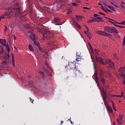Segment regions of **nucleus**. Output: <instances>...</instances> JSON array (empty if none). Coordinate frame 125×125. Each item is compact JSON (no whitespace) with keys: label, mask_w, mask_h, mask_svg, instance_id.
I'll list each match as a JSON object with an SVG mask.
<instances>
[{"label":"nucleus","mask_w":125,"mask_h":125,"mask_svg":"<svg viewBox=\"0 0 125 125\" xmlns=\"http://www.w3.org/2000/svg\"><path fill=\"white\" fill-rule=\"evenodd\" d=\"M15 13L16 15H18V14H22L23 13V11L22 10V8L21 7L18 8H14L13 9L10 8L9 11L0 16V20L1 19H4L6 18H10L11 16Z\"/></svg>","instance_id":"nucleus-1"},{"label":"nucleus","mask_w":125,"mask_h":125,"mask_svg":"<svg viewBox=\"0 0 125 125\" xmlns=\"http://www.w3.org/2000/svg\"><path fill=\"white\" fill-rule=\"evenodd\" d=\"M76 64H77V62L75 61L70 62H69L68 67L70 70H72L75 72L77 71V72L80 73V71H78V70H79V68L78 67V66L76 65Z\"/></svg>","instance_id":"nucleus-2"},{"label":"nucleus","mask_w":125,"mask_h":125,"mask_svg":"<svg viewBox=\"0 0 125 125\" xmlns=\"http://www.w3.org/2000/svg\"><path fill=\"white\" fill-rule=\"evenodd\" d=\"M104 31L107 33H116V34H119V32L117 31V29L114 27H109L108 26L104 27Z\"/></svg>","instance_id":"nucleus-3"},{"label":"nucleus","mask_w":125,"mask_h":125,"mask_svg":"<svg viewBox=\"0 0 125 125\" xmlns=\"http://www.w3.org/2000/svg\"><path fill=\"white\" fill-rule=\"evenodd\" d=\"M119 72L120 77L123 78V79H125V66L121 67L120 69H119Z\"/></svg>","instance_id":"nucleus-4"},{"label":"nucleus","mask_w":125,"mask_h":125,"mask_svg":"<svg viewBox=\"0 0 125 125\" xmlns=\"http://www.w3.org/2000/svg\"><path fill=\"white\" fill-rule=\"evenodd\" d=\"M97 34H98V35H100L101 36H104L106 37H111V34L107 33L106 32H104V31H98L97 32Z\"/></svg>","instance_id":"nucleus-5"},{"label":"nucleus","mask_w":125,"mask_h":125,"mask_svg":"<svg viewBox=\"0 0 125 125\" xmlns=\"http://www.w3.org/2000/svg\"><path fill=\"white\" fill-rule=\"evenodd\" d=\"M82 53H81V51H77L76 52V61L77 62H79V61H81V59H82V57L81 56Z\"/></svg>","instance_id":"nucleus-6"},{"label":"nucleus","mask_w":125,"mask_h":125,"mask_svg":"<svg viewBox=\"0 0 125 125\" xmlns=\"http://www.w3.org/2000/svg\"><path fill=\"white\" fill-rule=\"evenodd\" d=\"M39 74H40V75H42L43 79L44 80L43 83L45 84V85H46V83H47V80L46 79V77L44 76V72L42 71H40Z\"/></svg>","instance_id":"nucleus-7"},{"label":"nucleus","mask_w":125,"mask_h":125,"mask_svg":"<svg viewBox=\"0 0 125 125\" xmlns=\"http://www.w3.org/2000/svg\"><path fill=\"white\" fill-rule=\"evenodd\" d=\"M104 105L106 106V109H107L108 113H111V114H112L113 113V109H112V106L106 105V103H104Z\"/></svg>","instance_id":"nucleus-8"},{"label":"nucleus","mask_w":125,"mask_h":125,"mask_svg":"<svg viewBox=\"0 0 125 125\" xmlns=\"http://www.w3.org/2000/svg\"><path fill=\"white\" fill-rule=\"evenodd\" d=\"M106 63L107 64H109V67L110 68H112V67H113V66H115V64L114 63V62L111 61L110 60H108L106 61Z\"/></svg>","instance_id":"nucleus-9"},{"label":"nucleus","mask_w":125,"mask_h":125,"mask_svg":"<svg viewBox=\"0 0 125 125\" xmlns=\"http://www.w3.org/2000/svg\"><path fill=\"white\" fill-rule=\"evenodd\" d=\"M123 121V116L121 115H119V118H118L117 119V121L118 122V123L119 124V125H122V121Z\"/></svg>","instance_id":"nucleus-10"},{"label":"nucleus","mask_w":125,"mask_h":125,"mask_svg":"<svg viewBox=\"0 0 125 125\" xmlns=\"http://www.w3.org/2000/svg\"><path fill=\"white\" fill-rule=\"evenodd\" d=\"M7 50V52H8V54L6 55L5 56H4V59H6V60H7V59H8V58H9V53L10 52V50L9 49V47H7V48H6Z\"/></svg>","instance_id":"nucleus-11"},{"label":"nucleus","mask_w":125,"mask_h":125,"mask_svg":"<svg viewBox=\"0 0 125 125\" xmlns=\"http://www.w3.org/2000/svg\"><path fill=\"white\" fill-rule=\"evenodd\" d=\"M5 42H6V41H5V40L0 39V43H1V44H2V45H4V46H6L7 49V47H9V45L7 44V45H5Z\"/></svg>","instance_id":"nucleus-12"},{"label":"nucleus","mask_w":125,"mask_h":125,"mask_svg":"<svg viewBox=\"0 0 125 125\" xmlns=\"http://www.w3.org/2000/svg\"><path fill=\"white\" fill-rule=\"evenodd\" d=\"M38 48L40 51H42V52H44L46 55H48V52H47V51H46V50H45L44 49L42 48V47H41L40 46L38 47Z\"/></svg>","instance_id":"nucleus-13"},{"label":"nucleus","mask_w":125,"mask_h":125,"mask_svg":"<svg viewBox=\"0 0 125 125\" xmlns=\"http://www.w3.org/2000/svg\"><path fill=\"white\" fill-rule=\"evenodd\" d=\"M49 34H50V32H45L44 33H43V37L44 39H48V35H49Z\"/></svg>","instance_id":"nucleus-14"},{"label":"nucleus","mask_w":125,"mask_h":125,"mask_svg":"<svg viewBox=\"0 0 125 125\" xmlns=\"http://www.w3.org/2000/svg\"><path fill=\"white\" fill-rule=\"evenodd\" d=\"M61 19H59V18H55L54 19L52 20V23H58L59 21H60Z\"/></svg>","instance_id":"nucleus-15"},{"label":"nucleus","mask_w":125,"mask_h":125,"mask_svg":"<svg viewBox=\"0 0 125 125\" xmlns=\"http://www.w3.org/2000/svg\"><path fill=\"white\" fill-rule=\"evenodd\" d=\"M101 20H102V18H101V17H96L95 18H94V22H100V21H101Z\"/></svg>","instance_id":"nucleus-16"},{"label":"nucleus","mask_w":125,"mask_h":125,"mask_svg":"<svg viewBox=\"0 0 125 125\" xmlns=\"http://www.w3.org/2000/svg\"><path fill=\"white\" fill-rule=\"evenodd\" d=\"M96 60L97 62H99L100 64H104L103 60L101 58H97Z\"/></svg>","instance_id":"nucleus-17"},{"label":"nucleus","mask_w":125,"mask_h":125,"mask_svg":"<svg viewBox=\"0 0 125 125\" xmlns=\"http://www.w3.org/2000/svg\"><path fill=\"white\" fill-rule=\"evenodd\" d=\"M30 39H31V40H32V41H33V42L34 41H35L36 39V37L35 36V34H32V35H30L29 36Z\"/></svg>","instance_id":"nucleus-18"},{"label":"nucleus","mask_w":125,"mask_h":125,"mask_svg":"<svg viewBox=\"0 0 125 125\" xmlns=\"http://www.w3.org/2000/svg\"><path fill=\"white\" fill-rule=\"evenodd\" d=\"M12 64H13V67H15V61H14V55H13V54L12 55Z\"/></svg>","instance_id":"nucleus-19"},{"label":"nucleus","mask_w":125,"mask_h":125,"mask_svg":"<svg viewBox=\"0 0 125 125\" xmlns=\"http://www.w3.org/2000/svg\"><path fill=\"white\" fill-rule=\"evenodd\" d=\"M1 51H0V55H1V54H3V53H5L6 52V51L3 50V48H2L1 47H0Z\"/></svg>","instance_id":"nucleus-20"},{"label":"nucleus","mask_w":125,"mask_h":125,"mask_svg":"<svg viewBox=\"0 0 125 125\" xmlns=\"http://www.w3.org/2000/svg\"><path fill=\"white\" fill-rule=\"evenodd\" d=\"M104 18H106V19H109V20H111V21H114V24H119V22H117V21H115V20H113L112 19H111L110 18H108L106 17H104Z\"/></svg>","instance_id":"nucleus-21"},{"label":"nucleus","mask_w":125,"mask_h":125,"mask_svg":"<svg viewBox=\"0 0 125 125\" xmlns=\"http://www.w3.org/2000/svg\"><path fill=\"white\" fill-rule=\"evenodd\" d=\"M7 64V61L6 60H4L2 62V66H5Z\"/></svg>","instance_id":"nucleus-22"},{"label":"nucleus","mask_w":125,"mask_h":125,"mask_svg":"<svg viewBox=\"0 0 125 125\" xmlns=\"http://www.w3.org/2000/svg\"><path fill=\"white\" fill-rule=\"evenodd\" d=\"M28 48L30 51H34V48H33V46H32V45H29L28 46Z\"/></svg>","instance_id":"nucleus-23"},{"label":"nucleus","mask_w":125,"mask_h":125,"mask_svg":"<svg viewBox=\"0 0 125 125\" xmlns=\"http://www.w3.org/2000/svg\"><path fill=\"white\" fill-rule=\"evenodd\" d=\"M101 81L102 83H103V84H105V80L104 79V78L101 77Z\"/></svg>","instance_id":"nucleus-24"},{"label":"nucleus","mask_w":125,"mask_h":125,"mask_svg":"<svg viewBox=\"0 0 125 125\" xmlns=\"http://www.w3.org/2000/svg\"><path fill=\"white\" fill-rule=\"evenodd\" d=\"M34 45H37L38 47L40 46V44L37 42V40L33 41Z\"/></svg>","instance_id":"nucleus-25"},{"label":"nucleus","mask_w":125,"mask_h":125,"mask_svg":"<svg viewBox=\"0 0 125 125\" xmlns=\"http://www.w3.org/2000/svg\"><path fill=\"white\" fill-rule=\"evenodd\" d=\"M112 104V108L114 111H117V109H116V107H115V104H114V102L113 101L111 102Z\"/></svg>","instance_id":"nucleus-26"},{"label":"nucleus","mask_w":125,"mask_h":125,"mask_svg":"<svg viewBox=\"0 0 125 125\" xmlns=\"http://www.w3.org/2000/svg\"><path fill=\"white\" fill-rule=\"evenodd\" d=\"M28 85L29 86H34V82H30L28 83Z\"/></svg>","instance_id":"nucleus-27"},{"label":"nucleus","mask_w":125,"mask_h":125,"mask_svg":"<svg viewBox=\"0 0 125 125\" xmlns=\"http://www.w3.org/2000/svg\"><path fill=\"white\" fill-rule=\"evenodd\" d=\"M24 27L25 29H30V25L29 24H25L24 25Z\"/></svg>","instance_id":"nucleus-28"},{"label":"nucleus","mask_w":125,"mask_h":125,"mask_svg":"<svg viewBox=\"0 0 125 125\" xmlns=\"http://www.w3.org/2000/svg\"><path fill=\"white\" fill-rule=\"evenodd\" d=\"M104 74H105V72L104 71H103V70H101L100 76L101 77H102V76H104Z\"/></svg>","instance_id":"nucleus-29"},{"label":"nucleus","mask_w":125,"mask_h":125,"mask_svg":"<svg viewBox=\"0 0 125 125\" xmlns=\"http://www.w3.org/2000/svg\"><path fill=\"white\" fill-rule=\"evenodd\" d=\"M107 7H108V8H110V9H111V10H113V11H115V9H114V7H113L112 6H111L110 5H107Z\"/></svg>","instance_id":"nucleus-30"},{"label":"nucleus","mask_w":125,"mask_h":125,"mask_svg":"<svg viewBox=\"0 0 125 125\" xmlns=\"http://www.w3.org/2000/svg\"><path fill=\"white\" fill-rule=\"evenodd\" d=\"M94 78L96 83H97V82H98V77H97V75H95Z\"/></svg>","instance_id":"nucleus-31"},{"label":"nucleus","mask_w":125,"mask_h":125,"mask_svg":"<svg viewBox=\"0 0 125 125\" xmlns=\"http://www.w3.org/2000/svg\"><path fill=\"white\" fill-rule=\"evenodd\" d=\"M103 100L105 102V98H107V96H106V93H104V95L103 96Z\"/></svg>","instance_id":"nucleus-32"},{"label":"nucleus","mask_w":125,"mask_h":125,"mask_svg":"<svg viewBox=\"0 0 125 125\" xmlns=\"http://www.w3.org/2000/svg\"><path fill=\"white\" fill-rule=\"evenodd\" d=\"M91 22H94V19L89 20L88 21V23H91Z\"/></svg>","instance_id":"nucleus-33"},{"label":"nucleus","mask_w":125,"mask_h":125,"mask_svg":"<svg viewBox=\"0 0 125 125\" xmlns=\"http://www.w3.org/2000/svg\"><path fill=\"white\" fill-rule=\"evenodd\" d=\"M118 24L120 25H125V21H123L121 22H119Z\"/></svg>","instance_id":"nucleus-34"},{"label":"nucleus","mask_w":125,"mask_h":125,"mask_svg":"<svg viewBox=\"0 0 125 125\" xmlns=\"http://www.w3.org/2000/svg\"><path fill=\"white\" fill-rule=\"evenodd\" d=\"M117 97H123L124 96V93L123 92H121V95H117Z\"/></svg>","instance_id":"nucleus-35"},{"label":"nucleus","mask_w":125,"mask_h":125,"mask_svg":"<svg viewBox=\"0 0 125 125\" xmlns=\"http://www.w3.org/2000/svg\"><path fill=\"white\" fill-rule=\"evenodd\" d=\"M95 52H96V54H98V52H99V50L97 49H95Z\"/></svg>","instance_id":"nucleus-36"},{"label":"nucleus","mask_w":125,"mask_h":125,"mask_svg":"<svg viewBox=\"0 0 125 125\" xmlns=\"http://www.w3.org/2000/svg\"><path fill=\"white\" fill-rule=\"evenodd\" d=\"M28 32L29 33V34H33V33H34V31L32 29H30Z\"/></svg>","instance_id":"nucleus-37"},{"label":"nucleus","mask_w":125,"mask_h":125,"mask_svg":"<svg viewBox=\"0 0 125 125\" xmlns=\"http://www.w3.org/2000/svg\"><path fill=\"white\" fill-rule=\"evenodd\" d=\"M86 36H87V37L89 39V40H90V39H91V38H90V35L89 33H87V34H86Z\"/></svg>","instance_id":"nucleus-38"},{"label":"nucleus","mask_w":125,"mask_h":125,"mask_svg":"<svg viewBox=\"0 0 125 125\" xmlns=\"http://www.w3.org/2000/svg\"><path fill=\"white\" fill-rule=\"evenodd\" d=\"M71 4H72L73 6H78V4L76 3H72Z\"/></svg>","instance_id":"nucleus-39"},{"label":"nucleus","mask_w":125,"mask_h":125,"mask_svg":"<svg viewBox=\"0 0 125 125\" xmlns=\"http://www.w3.org/2000/svg\"><path fill=\"white\" fill-rule=\"evenodd\" d=\"M108 22H110V23H111V24H113V25H115V22L114 21H111L107 20Z\"/></svg>","instance_id":"nucleus-40"},{"label":"nucleus","mask_w":125,"mask_h":125,"mask_svg":"<svg viewBox=\"0 0 125 125\" xmlns=\"http://www.w3.org/2000/svg\"><path fill=\"white\" fill-rule=\"evenodd\" d=\"M72 11H71V10H69L67 11V14H70L71 13Z\"/></svg>","instance_id":"nucleus-41"},{"label":"nucleus","mask_w":125,"mask_h":125,"mask_svg":"<svg viewBox=\"0 0 125 125\" xmlns=\"http://www.w3.org/2000/svg\"><path fill=\"white\" fill-rule=\"evenodd\" d=\"M125 37H124V40H123V45H125Z\"/></svg>","instance_id":"nucleus-42"},{"label":"nucleus","mask_w":125,"mask_h":125,"mask_svg":"<svg viewBox=\"0 0 125 125\" xmlns=\"http://www.w3.org/2000/svg\"><path fill=\"white\" fill-rule=\"evenodd\" d=\"M83 8L84 9H88V10L90 9V8H88V7H83Z\"/></svg>","instance_id":"nucleus-43"},{"label":"nucleus","mask_w":125,"mask_h":125,"mask_svg":"<svg viewBox=\"0 0 125 125\" xmlns=\"http://www.w3.org/2000/svg\"><path fill=\"white\" fill-rule=\"evenodd\" d=\"M99 13L100 14H101V15H104V16H105V15L103 13H102L101 12H99Z\"/></svg>","instance_id":"nucleus-44"},{"label":"nucleus","mask_w":125,"mask_h":125,"mask_svg":"<svg viewBox=\"0 0 125 125\" xmlns=\"http://www.w3.org/2000/svg\"><path fill=\"white\" fill-rule=\"evenodd\" d=\"M45 65L48 67V68H49V66H48V64L46 62H45Z\"/></svg>","instance_id":"nucleus-45"},{"label":"nucleus","mask_w":125,"mask_h":125,"mask_svg":"<svg viewBox=\"0 0 125 125\" xmlns=\"http://www.w3.org/2000/svg\"><path fill=\"white\" fill-rule=\"evenodd\" d=\"M77 27L79 29H82V27H81V25H80L79 24H77Z\"/></svg>","instance_id":"nucleus-46"},{"label":"nucleus","mask_w":125,"mask_h":125,"mask_svg":"<svg viewBox=\"0 0 125 125\" xmlns=\"http://www.w3.org/2000/svg\"><path fill=\"white\" fill-rule=\"evenodd\" d=\"M43 70H44V72H45L46 73H47V69H46V68H43Z\"/></svg>","instance_id":"nucleus-47"},{"label":"nucleus","mask_w":125,"mask_h":125,"mask_svg":"<svg viewBox=\"0 0 125 125\" xmlns=\"http://www.w3.org/2000/svg\"><path fill=\"white\" fill-rule=\"evenodd\" d=\"M118 27H119V28H123V29H125V27L121 26V25L118 26Z\"/></svg>","instance_id":"nucleus-48"},{"label":"nucleus","mask_w":125,"mask_h":125,"mask_svg":"<svg viewBox=\"0 0 125 125\" xmlns=\"http://www.w3.org/2000/svg\"><path fill=\"white\" fill-rule=\"evenodd\" d=\"M97 16H99V15H98L96 14H94V17H97Z\"/></svg>","instance_id":"nucleus-49"},{"label":"nucleus","mask_w":125,"mask_h":125,"mask_svg":"<svg viewBox=\"0 0 125 125\" xmlns=\"http://www.w3.org/2000/svg\"><path fill=\"white\" fill-rule=\"evenodd\" d=\"M29 99L30 100V101H31L32 103H33V102H34V100L31 99V97L29 98Z\"/></svg>","instance_id":"nucleus-50"},{"label":"nucleus","mask_w":125,"mask_h":125,"mask_svg":"<svg viewBox=\"0 0 125 125\" xmlns=\"http://www.w3.org/2000/svg\"><path fill=\"white\" fill-rule=\"evenodd\" d=\"M76 18H77V19H79V18H81V17H80V16H76Z\"/></svg>","instance_id":"nucleus-51"},{"label":"nucleus","mask_w":125,"mask_h":125,"mask_svg":"<svg viewBox=\"0 0 125 125\" xmlns=\"http://www.w3.org/2000/svg\"><path fill=\"white\" fill-rule=\"evenodd\" d=\"M63 123H64V121H61V125H63Z\"/></svg>","instance_id":"nucleus-52"},{"label":"nucleus","mask_w":125,"mask_h":125,"mask_svg":"<svg viewBox=\"0 0 125 125\" xmlns=\"http://www.w3.org/2000/svg\"><path fill=\"white\" fill-rule=\"evenodd\" d=\"M102 6L101 8L103 9V10H104V9L105 8H104V7H103V5H102V6Z\"/></svg>","instance_id":"nucleus-53"},{"label":"nucleus","mask_w":125,"mask_h":125,"mask_svg":"<svg viewBox=\"0 0 125 125\" xmlns=\"http://www.w3.org/2000/svg\"><path fill=\"white\" fill-rule=\"evenodd\" d=\"M108 12H111V13H112V12H113V11H112V10H108Z\"/></svg>","instance_id":"nucleus-54"},{"label":"nucleus","mask_w":125,"mask_h":125,"mask_svg":"<svg viewBox=\"0 0 125 125\" xmlns=\"http://www.w3.org/2000/svg\"><path fill=\"white\" fill-rule=\"evenodd\" d=\"M103 4H104V5H105V6H108V5H107V4L105 3H103Z\"/></svg>","instance_id":"nucleus-55"},{"label":"nucleus","mask_w":125,"mask_h":125,"mask_svg":"<svg viewBox=\"0 0 125 125\" xmlns=\"http://www.w3.org/2000/svg\"><path fill=\"white\" fill-rule=\"evenodd\" d=\"M56 25L57 26H60V25H61V24H60V23H58V24H56Z\"/></svg>","instance_id":"nucleus-56"},{"label":"nucleus","mask_w":125,"mask_h":125,"mask_svg":"<svg viewBox=\"0 0 125 125\" xmlns=\"http://www.w3.org/2000/svg\"><path fill=\"white\" fill-rule=\"evenodd\" d=\"M121 6L122 8H125V6H124V5H121Z\"/></svg>","instance_id":"nucleus-57"},{"label":"nucleus","mask_w":125,"mask_h":125,"mask_svg":"<svg viewBox=\"0 0 125 125\" xmlns=\"http://www.w3.org/2000/svg\"><path fill=\"white\" fill-rule=\"evenodd\" d=\"M9 27L12 28V24H10Z\"/></svg>","instance_id":"nucleus-58"},{"label":"nucleus","mask_w":125,"mask_h":125,"mask_svg":"<svg viewBox=\"0 0 125 125\" xmlns=\"http://www.w3.org/2000/svg\"><path fill=\"white\" fill-rule=\"evenodd\" d=\"M24 15H21V17H20V18H23V17H24Z\"/></svg>","instance_id":"nucleus-59"},{"label":"nucleus","mask_w":125,"mask_h":125,"mask_svg":"<svg viewBox=\"0 0 125 125\" xmlns=\"http://www.w3.org/2000/svg\"><path fill=\"white\" fill-rule=\"evenodd\" d=\"M84 34H86V35L88 33H87V32H86V31H84Z\"/></svg>","instance_id":"nucleus-60"},{"label":"nucleus","mask_w":125,"mask_h":125,"mask_svg":"<svg viewBox=\"0 0 125 125\" xmlns=\"http://www.w3.org/2000/svg\"><path fill=\"white\" fill-rule=\"evenodd\" d=\"M105 10H106V12H107V11H108V10H109L108 9V8H105Z\"/></svg>","instance_id":"nucleus-61"},{"label":"nucleus","mask_w":125,"mask_h":125,"mask_svg":"<svg viewBox=\"0 0 125 125\" xmlns=\"http://www.w3.org/2000/svg\"><path fill=\"white\" fill-rule=\"evenodd\" d=\"M98 5H101V6H102V4H101V3H100L98 4Z\"/></svg>","instance_id":"nucleus-62"},{"label":"nucleus","mask_w":125,"mask_h":125,"mask_svg":"<svg viewBox=\"0 0 125 125\" xmlns=\"http://www.w3.org/2000/svg\"><path fill=\"white\" fill-rule=\"evenodd\" d=\"M121 3H122V4H125V2H122Z\"/></svg>","instance_id":"nucleus-63"},{"label":"nucleus","mask_w":125,"mask_h":125,"mask_svg":"<svg viewBox=\"0 0 125 125\" xmlns=\"http://www.w3.org/2000/svg\"><path fill=\"white\" fill-rule=\"evenodd\" d=\"M104 11L106 12V8H104V10H103Z\"/></svg>","instance_id":"nucleus-64"}]
</instances>
